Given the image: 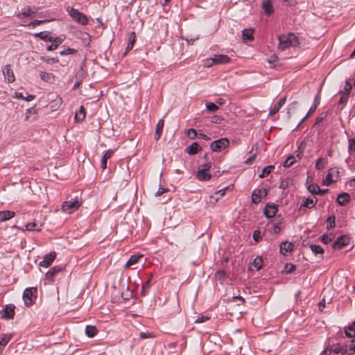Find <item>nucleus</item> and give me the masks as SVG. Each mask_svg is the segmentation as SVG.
Wrapping results in <instances>:
<instances>
[{
	"label": "nucleus",
	"mask_w": 355,
	"mask_h": 355,
	"mask_svg": "<svg viewBox=\"0 0 355 355\" xmlns=\"http://www.w3.org/2000/svg\"><path fill=\"white\" fill-rule=\"evenodd\" d=\"M261 238H262V234H261V231L255 230L253 232V239L256 242H259L261 239Z\"/></svg>",
	"instance_id": "52"
},
{
	"label": "nucleus",
	"mask_w": 355,
	"mask_h": 355,
	"mask_svg": "<svg viewBox=\"0 0 355 355\" xmlns=\"http://www.w3.org/2000/svg\"><path fill=\"white\" fill-rule=\"evenodd\" d=\"M266 193L265 191L261 190L254 191L252 194V201L254 204H257L259 202H261V195L263 193Z\"/></svg>",
	"instance_id": "30"
},
{
	"label": "nucleus",
	"mask_w": 355,
	"mask_h": 355,
	"mask_svg": "<svg viewBox=\"0 0 355 355\" xmlns=\"http://www.w3.org/2000/svg\"><path fill=\"white\" fill-rule=\"evenodd\" d=\"M345 333L347 337L352 338L355 336V328L352 325H349L345 329Z\"/></svg>",
	"instance_id": "37"
},
{
	"label": "nucleus",
	"mask_w": 355,
	"mask_h": 355,
	"mask_svg": "<svg viewBox=\"0 0 355 355\" xmlns=\"http://www.w3.org/2000/svg\"><path fill=\"white\" fill-rule=\"evenodd\" d=\"M207 109L209 112H216L219 109V107L214 103H208L206 105Z\"/></svg>",
	"instance_id": "48"
},
{
	"label": "nucleus",
	"mask_w": 355,
	"mask_h": 355,
	"mask_svg": "<svg viewBox=\"0 0 355 355\" xmlns=\"http://www.w3.org/2000/svg\"><path fill=\"white\" fill-rule=\"evenodd\" d=\"M15 306L13 304H8L3 309L2 318L6 319H12L15 315Z\"/></svg>",
	"instance_id": "14"
},
{
	"label": "nucleus",
	"mask_w": 355,
	"mask_h": 355,
	"mask_svg": "<svg viewBox=\"0 0 355 355\" xmlns=\"http://www.w3.org/2000/svg\"><path fill=\"white\" fill-rule=\"evenodd\" d=\"M140 337L141 338L146 339V338H153L154 335L153 334L149 333V332H141L140 334Z\"/></svg>",
	"instance_id": "62"
},
{
	"label": "nucleus",
	"mask_w": 355,
	"mask_h": 355,
	"mask_svg": "<svg viewBox=\"0 0 355 355\" xmlns=\"http://www.w3.org/2000/svg\"><path fill=\"white\" fill-rule=\"evenodd\" d=\"M36 114V110L34 107L28 108L26 112L25 121H29L31 116L32 114Z\"/></svg>",
	"instance_id": "47"
},
{
	"label": "nucleus",
	"mask_w": 355,
	"mask_h": 355,
	"mask_svg": "<svg viewBox=\"0 0 355 355\" xmlns=\"http://www.w3.org/2000/svg\"><path fill=\"white\" fill-rule=\"evenodd\" d=\"M273 168H274V166H271V165L266 166L265 168H263L261 173L259 175V178H263L266 177L271 173V171H272Z\"/></svg>",
	"instance_id": "36"
},
{
	"label": "nucleus",
	"mask_w": 355,
	"mask_h": 355,
	"mask_svg": "<svg viewBox=\"0 0 355 355\" xmlns=\"http://www.w3.org/2000/svg\"><path fill=\"white\" fill-rule=\"evenodd\" d=\"M10 335H3L0 338V345L6 346L10 340Z\"/></svg>",
	"instance_id": "45"
},
{
	"label": "nucleus",
	"mask_w": 355,
	"mask_h": 355,
	"mask_svg": "<svg viewBox=\"0 0 355 355\" xmlns=\"http://www.w3.org/2000/svg\"><path fill=\"white\" fill-rule=\"evenodd\" d=\"M226 189H227V188H223V189H220L219 191L215 192L213 195H211L209 197V202L213 203V204L216 203L220 197L224 196Z\"/></svg>",
	"instance_id": "20"
},
{
	"label": "nucleus",
	"mask_w": 355,
	"mask_h": 355,
	"mask_svg": "<svg viewBox=\"0 0 355 355\" xmlns=\"http://www.w3.org/2000/svg\"><path fill=\"white\" fill-rule=\"evenodd\" d=\"M15 216V213L12 211H0V222H3L12 218Z\"/></svg>",
	"instance_id": "22"
},
{
	"label": "nucleus",
	"mask_w": 355,
	"mask_h": 355,
	"mask_svg": "<svg viewBox=\"0 0 355 355\" xmlns=\"http://www.w3.org/2000/svg\"><path fill=\"white\" fill-rule=\"evenodd\" d=\"M33 36L35 37L40 38L41 40H42L44 41H49V42L51 41L52 37H53L52 36L46 33L45 32H40V33H35L33 35Z\"/></svg>",
	"instance_id": "32"
},
{
	"label": "nucleus",
	"mask_w": 355,
	"mask_h": 355,
	"mask_svg": "<svg viewBox=\"0 0 355 355\" xmlns=\"http://www.w3.org/2000/svg\"><path fill=\"white\" fill-rule=\"evenodd\" d=\"M278 40V49L281 51H284L286 49H288L291 46H296L297 44H299L297 37L291 33L279 35Z\"/></svg>",
	"instance_id": "1"
},
{
	"label": "nucleus",
	"mask_w": 355,
	"mask_h": 355,
	"mask_svg": "<svg viewBox=\"0 0 355 355\" xmlns=\"http://www.w3.org/2000/svg\"><path fill=\"white\" fill-rule=\"evenodd\" d=\"M349 242V238L346 235H343L337 238L333 243V248L338 250L347 245Z\"/></svg>",
	"instance_id": "8"
},
{
	"label": "nucleus",
	"mask_w": 355,
	"mask_h": 355,
	"mask_svg": "<svg viewBox=\"0 0 355 355\" xmlns=\"http://www.w3.org/2000/svg\"><path fill=\"white\" fill-rule=\"evenodd\" d=\"M268 63L271 65L272 67H275L277 66L278 62V57L276 55H272L268 60Z\"/></svg>",
	"instance_id": "42"
},
{
	"label": "nucleus",
	"mask_w": 355,
	"mask_h": 355,
	"mask_svg": "<svg viewBox=\"0 0 355 355\" xmlns=\"http://www.w3.org/2000/svg\"><path fill=\"white\" fill-rule=\"evenodd\" d=\"M211 167V163H206L201 165L197 172V178L201 181H207L211 178L209 169Z\"/></svg>",
	"instance_id": "5"
},
{
	"label": "nucleus",
	"mask_w": 355,
	"mask_h": 355,
	"mask_svg": "<svg viewBox=\"0 0 355 355\" xmlns=\"http://www.w3.org/2000/svg\"><path fill=\"white\" fill-rule=\"evenodd\" d=\"M293 245L291 243L288 242H283L280 245V250L282 253L285 254L286 252H289L293 251Z\"/></svg>",
	"instance_id": "29"
},
{
	"label": "nucleus",
	"mask_w": 355,
	"mask_h": 355,
	"mask_svg": "<svg viewBox=\"0 0 355 355\" xmlns=\"http://www.w3.org/2000/svg\"><path fill=\"white\" fill-rule=\"evenodd\" d=\"M37 289L36 287L26 288L23 293V300L26 306H31L37 299Z\"/></svg>",
	"instance_id": "3"
},
{
	"label": "nucleus",
	"mask_w": 355,
	"mask_h": 355,
	"mask_svg": "<svg viewBox=\"0 0 355 355\" xmlns=\"http://www.w3.org/2000/svg\"><path fill=\"white\" fill-rule=\"evenodd\" d=\"M114 151L112 150H107L105 151L101 161V166L102 169L105 170L107 168V159L114 155Z\"/></svg>",
	"instance_id": "19"
},
{
	"label": "nucleus",
	"mask_w": 355,
	"mask_h": 355,
	"mask_svg": "<svg viewBox=\"0 0 355 355\" xmlns=\"http://www.w3.org/2000/svg\"><path fill=\"white\" fill-rule=\"evenodd\" d=\"M350 196L347 193H340L336 198V202L340 205H345L349 202Z\"/></svg>",
	"instance_id": "24"
},
{
	"label": "nucleus",
	"mask_w": 355,
	"mask_h": 355,
	"mask_svg": "<svg viewBox=\"0 0 355 355\" xmlns=\"http://www.w3.org/2000/svg\"><path fill=\"white\" fill-rule=\"evenodd\" d=\"M349 151L355 150V139H350L349 140Z\"/></svg>",
	"instance_id": "61"
},
{
	"label": "nucleus",
	"mask_w": 355,
	"mask_h": 355,
	"mask_svg": "<svg viewBox=\"0 0 355 355\" xmlns=\"http://www.w3.org/2000/svg\"><path fill=\"white\" fill-rule=\"evenodd\" d=\"M310 248L315 254H322L324 253L323 248L319 245L312 244L310 245Z\"/></svg>",
	"instance_id": "35"
},
{
	"label": "nucleus",
	"mask_w": 355,
	"mask_h": 355,
	"mask_svg": "<svg viewBox=\"0 0 355 355\" xmlns=\"http://www.w3.org/2000/svg\"><path fill=\"white\" fill-rule=\"evenodd\" d=\"M213 59L215 64H222L228 63L230 61V58L226 55H214Z\"/></svg>",
	"instance_id": "18"
},
{
	"label": "nucleus",
	"mask_w": 355,
	"mask_h": 355,
	"mask_svg": "<svg viewBox=\"0 0 355 355\" xmlns=\"http://www.w3.org/2000/svg\"><path fill=\"white\" fill-rule=\"evenodd\" d=\"M40 75L41 79L43 80H45V81H49L52 76V74L45 72V71H41Z\"/></svg>",
	"instance_id": "50"
},
{
	"label": "nucleus",
	"mask_w": 355,
	"mask_h": 355,
	"mask_svg": "<svg viewBox=\"0 0 355 355\" xmlns=\"http://www.w3.org/2000/svg\"><path fill=\"white\" fill-rule=\"evenodd\" d=\"M332 240V236L331 235H323L321 238V241L324 243H328Z\"/></svg>",
	"instance_id": "60"
},
{
	"label": "nucleus",
	"mask_w": 355,
	"mask_h": 355,
	"mask_svg": "<svg viewBox=\"0 0 355 355\" xmlns=\"http://www.w3.org/2000/svg\"><path fill=\"white\" fill-rule=\"evenodd\" d=\"M98 329L96 326L94 325H87L85 327V334L89 338L94 337L97 333Z\"/></svg>",
	"instance_id": "27"
},
{
	"label": "nucleus",
	"mask_w": 355,
	"mask_h": 355,
	"mask_svg": "<svg viewBox=\"0 0 355 355\" xmlns=\"http://www.w3.org/2000/svg\"><path fill=\"white\" fill-rule=\"evenodd\" d=\"M187 135L191 139H194L197 137V132L193 128H190L187 132Z\"/></svg>",
	"instance_id": "49"
},
{
	"label": "nucleus",
	"mask_w": 355,
	"mask_h": 355,
	"mask_svg": "<svg viewBox=\"0 0 355 355\" xmlns=\"http://www.w3.org/2000/svg\"><path fill=\"white\" fill-rule=\"evenodd\" d=\"M285 103L286 97L282 98L278 102V103L270 109L269 115L272 116L277 113L280 108L285 104Z\"/></svg>",
	"instance_id": "26"
},
{
	"label": "nucleus",
	"mask_w": 355,
	"mask_h": 355,
	"mask_svg": "<svg viewBox=\"0 0 355 355\" xmlns=\"http://www.w3.org/2000/svg\"><path fill=\"white\" fill-rule=\"evenodd\" d=\"M295 270V266L293 264H286L285 270L286 273H291Z\"/></svg>",
	"instance_id": "59"
},
{
	"label": "nucleus",
	"mask_w": 355,
	"mask_h": 355,
	"mask_svg": "<svg viewBox=\"0 0 355 355\" xmlns=\"http://www.w3.org/2000/svg\"><path fill=\"white\" fill-rule=\"evenodd\" d=\"M297 162L296 157L294 155H290L287 157V159L284 162V166L286 168H288L291 166L294 163Z\"/></svg>",
	"instance_id": "33"
},
{
	"label": "nucleus",
	"mask_w": 355,
	"mask_h": 355,
	"mask_svg": "<svg viewBox=\"0 0 355 355\" xmlns=\"http://www.w3.org/2000/svg\"><path fill=\"white\" fill-rule=\"evenodd\" d=\"M37 10H33L30 7H27L24 8L20 13L17 14V17L19 19H21L23 17H27L32 16L34 15Z\"/></svg>",
	"instance_id": "28"
},
{
	"label": "nucleus",
	"mask_w": 355,
	"mask_h": 355,
	"mask_svg": "<svg viewBox=\"0 0 355 355\" xmlns=\"http://www.w3.org/2000/svg\"><path fill=\"white\" fill-rule=\"evenodd\" d=\"M262 8L268 16L272 14L274 12V7L272 0H263Z\"/></svg>",
	"instance_id": "15"
},
{
	"label": "nucleus",
	"mask_w": 355,
	"mask_h": 355,
	"mask_svg": "<svg viewBox=\"0 0 355 355\" xmlns=\"http://www.w3.org/2000/svg\"><path fill=\"white\" fill-rule=\"evenodd\" d=\"M347 100H348V96L345 95L344 94H341V96L340 98L338 103L339 104L345 103H347Z\"/></svg>",
	"instance_id": "63"
},
{
	"label": "nucleus",
	"mask_w": 355,
	"mask_h": 355,
	"mask_svg": "<svg viewBox=\"0 0 355 355\" xmlns=\"http://www.w3.org/2000/svg\"><path fill=\"white\" fill-rule=\"evenodd\" d=\"M43 224L35 221L27 223L26 228L28 231H40Z\"/></svg>",
	"instance_id": "21"
},
{
	"label": "nucleus",
	"mask_w": 355,
	"mask_h": 355,
	"mask_svg": "<svg viewBox=\"0 0 355 355\" xmlns=\"http://www.w3.org/2000/svg\"><path fill=\"white\" fill-rule=\"evenodd\" d=\"M334 352L335 353H345L348 352L347 346H341L338 344L333 345L330 348H327L324 350L323 353L327 354V352Z\"/></svg>",
	"instance_id": "12"
},
{
	"label": "nucleus",
	"mask_w": 355,
	"mask_h": 355,
	"mask_svg": "<svg viewBox=\"0 0 355 355\" xmlns=\"http://www.w3.org/2000/svg\"><path fill=\"white\" fill-rule=\"evenodd\" d=\"M150 282H151V279H149L148 281H147L145 284L143 285L142 286V291H141V293L142 295H146V292L147 291V290L150 287Z\"/></svg>",
	"instance_id": "57"
},
{
	"label": "nucleus",
	"mask_w": 355,
	"mask_h": 355,
	"mask_svg": "<svg viewBox=\"0 0 355 355\" xmlns=\"http://www.w3.org/2000/svg\"><path fill=\"white\" fill-rule=\"evenodd\" d=\"M229 145V139L226 137H223L211 142L210 148L214 152H220L226 148Z\"/></svg>",
	"instance_id": "6"
},
{
	"label": "nucleus",
	"mask_w": 355,
	"mask_h": 355,
	"mask_svg": "<svg viewBox=\"0 0 355 355\" xmlns=\"http://www.w3.org/2000/svg\"><path fill=\"white\" fill-rule=\"evenodd\" d=\"M163 126H164V120L163 119H160L157 123V140L159 139V137L161 135V133L162 132Z\"/></svg>",
	"instance_id": "41"
},
{
	"label": "nucleus",
	"mask_w": 355,
	"mask_h": 355,
	"mask_svg": "<svg viewBox=\"0 0 355 355\" xmlns=\"http://www.w3.org/2000/svg\"><path fill=\"white\" fill-rule=\"evenodd\" d=\"M327 162L325 158H323V157L319 158L316 162L315 168L318 171H321V170L324 169Z\"/></svg>",
	"instance_id": "34"
},
{
	"label": "nucleus",
	"mask_w": 355,
	"mask_h": 355,
	"mask_svg": "<svg viewBox=\"0 0 355 355\" xmlns=\"http://www.w3.org/2000/svg\"><path fill=\"white\" fill-rule=\"evenodd\" d=\"M214 64H215V63H214L213 57L205 59L203 60V66L205 67H207V68L208 67H212Z\"/></svg>",
	"instance_id": "46"
},
{
	"label": "nucleus",
	"mask_w": 355,
	"mask_h": 355,
	"mask_svg": "<svg viewBox=\"0 0 355 355\" xmlns=\"http://www.w3.org/2000/svg\"><path fill=\"white\" fill-rule=\"evenodd\" d=\"M82 205V201L78 198H71L62 204V211L67 214L75 212Z\"/></svg>",
	"instance_id": "2"
},
{
	"label": "nucleus",
	"mask_w": 355,
	"mask_h": 355,
	"mask_svg": "<svg viewBox=\"0 0 355 355\" xmlns=\"http://www.w3.org/2000/svg\"><path fill=\"white\" fill-rule=\"evenodd\" d=\"M317 107V105H313L312 107H310L307 114L301 120L300 123H302L310 114H313Z\"/></svg>",
	"instance_id": "58"
},
{
	"label": "nucleus",
	"mask_w": 355,
	"mask_h": 355,
	"mask_svg": "<svg viewBox=\"0 0 355 355\" xmlns=\"http://www.w3.org/2000/svg\"><path fill=\"white\" fill-rule=\"evenodd\" d=\"M61 271V268H51L46 273V277L49 278V279H53L54 276L59 272Z\"/></svg>",
	"instance_id": "38"
},
{
	"label": "nucleus",
	"mask_w": 355,
	"mask_h": 355,
	"mask_svg": "<svg viewBox=\"0 0 355 355\" xmlns=\"http://www.w3.org/2000/svg\"><path fill=\"white\" fill-rule=\"evenodd\" d=\"M46 21H47V20H35L33 21H31L28 26H32V27H35L37 26H40L42 24H44Z\"/></svg>",
	"instance_id": "56"
},
{
	"label": "nucleus",
	"mask_w": 355,
	"mask_h": 355,
	"mask_svg": "<svg viewBox=\"0 0 355 355\" xmlns=\"http://www.w3.org/2000/svg\"><path fill=\"white\" fill-rule=\"evenodd\" d=\"M65 39L64 36L60 35L56 37H52V40L51 41L52 44L46 47V50L49 51H52L55 50L58 46L62 44Z\"/></svg>",
	"instance_id": "10"
},
{
	"label": "nucleus",
	"mask_w": 355,
	"mask_h": 355,
	"mask_svg": "<svg viewBox=\"0 0 355 355\" xmlns=\"http://www.w3.org/2000/svg\"><path fill=\"white\" fill-rule=\"evenodd\" d=\"M254 30L252 28L244 29L242 31L243 40L244 42L253 40Z\"/></svg>",
	"instance_id": "25"
},
{
	"label": "nucleus",
	"mask_w": 355,
	"mask_h": 355,
	"mask_svg": "<svg viewBox=\"0 0 355 355\" xmlns=\"http://www.w3.org/2000/svg\"><path fill=\"white\" fill-rule=\"evenodd\" d=\"M327 229L329 230L334 227L335 225V217L334 216H329L327 218Z\"/></svg>",
	"instance_id": "51"
},
{
	"label": "nucleus",
	"mask_w": 355,
	"mask_h": 355,
	"mask_svg": "<svg viewBox=\"0 0 355 355\" xmlns=\"http://www.w3.org/2000/svg\"><path fill=\"white\" fill-rule=\"evenodd\" d=\"M278 211V208L275 205H266L264 210L266 217L270 218L275 216Z\"/></svg>",
	"instance_id": "13"
},
{
	"label": "nucleus",
	"mask_w": 355,
	"mask_h": 355,
	"mask_svg": "<svg viewBox=\"0 0 355 355\" xmlns=\"http://www.w3.org/2000/svg\"><path fill=\"white\" fill-rule=\"evenodd\" d=\"M40 60L44 62L51 64L57 63L59 62V60L57 58H49L46 56H41Z\"/></svg>",
	"instance_id": "39"
},
{
	"label": "nucleus",
	"mask_w": 355,
	"mask_h": 355,
	"mask_svg": "<svg viewBox=\"0 0 355 355\" xmlns=\"http://www.w3.org/2000/svg\"><path fill=\"white\" fill-rule=\"evenodd\" d=\"M201 150V147L197 142L192 143L187 148L186 152L189 155H195Z\"/></svg>",
	"instance_id": "23"
},
{
	"label": "nucleus",
	"mask_w": 355,
	"mask_h": 355,
	"mask_svg": "<svg viewBox=\"0 0 355 355\" xmlns=\"http://www.w3.org/2000/svg\"><path fill=\"white\" fill-rule=\"evenodd\" d=\"M351 89H352V85H351L350 83L348 81H346L345 85L343 87V90L342 92H340V94H344L345 95L348 96Z\"/></svg>",
	"instance_id": "43"
},
{
	"label": "nucleus",
	"mask_w": 355,
	"mask_h": 355,
	"mask_svg": "<svg viewBox=\"0 0 355 355\" xmlns=\"http://www.w3.org/2000/svg\"><path fill=\"white\" fill-rule=\"evenodd\" d=\"M86 114L83 106H80L78 112L75 114V120L77 121H83L85 118Z\"/></svg>",
	"instance_id": "31"
},
{
	"label": "nucleus",
	"mask_w": 355,
	"mask_h": 355,
	"mask_svg": "<svg viewBox=\"0 0 355 355\" xmlns=\"http://www.w3.org/2000/svg\"><path fill=\"white\" fill-rule=\"evenodd\" d=\"M308 190L311 193L319 194L320 193V189L317 184H311L308 187Z\"/></svg>",
	"instance_id": "40"
},
{
	"label": "nucleus",
	"mask_w": 355,
	"mask_h": 355,
	"mask_svg": "<svg viewBox=\"0 0 355 355\" xmlns=\"http://www.w3.org/2000/svg\"><path fill=\"white\" fill-rule=\"evenodd\" d=\"M263 263V260L261 257H256L253 261V265L257 270L261 269Z\"/></svg>",
	"instance_id": "44"
},
{
	"label": "nucleus",
	"mask_w": 355,
	"mask_h": 355,
	"mask_svg": "<svg viewBox=\"0 0 355 355\" xmlns=\"http://www.w3.org/2000/svg\"><path fill=\"white\" fill-rule=\"evenodd\" d=\"M225 276H226V272L224 270H219L215 275L216 279H217L218 280L223 279Z\"/></svg>",
	"instance_id": "55"
},
{
	"label": "nucleus",
	"mask_w": 355,
	"mask_h": 355,
	"mask_svg": "<svg viewBox=\"0 0 355 355\" xmlns=\"http://www.w3.org/2000/svg\"><path fill=\"white\" fill-rule=\"evenodd\" d=\"M55 257H56V254L55 252H51L49 254H46L44 257L43 260L40 262V263H39L40 266L44 267V268L49 267L53 263Z\"/></svg>",
	"instance_id": "9"
},
{
	"label": "nucleus",
	"mask_w": 355,
	"mask_h": 355,
	"mask_svg": "<svg viewBox=\"0 0 355 355\" xmlns=\"http://www.w3.org/2000/svg\"><path fill=\"white\" fill-rule=\"evenodd\" d=\"M347 349H348V352H346L347 354H352L355 353V346L347 347Z\"/></svg>",
	"instance_id": "64"
},
{
	"label": "nucleus",
	"mask_w": 355,
	"mask_h": 355,
	"mask_svg": "<svg viewBox=\"0 0 355 355\" xmlns=\"http://www.w3.org/2000/svg\"><path fill=\"white\" fill-rule=\"evenodd\" d=\"M334 173L338 174L339 172L336 168H331L329 171V173L326 175L325 178L323 180L322 184L326 186L330 185L332 182H334L333 180V175Z\"/></svg>",
	"instance_id": "17"
},
{
	"label": "nucleus",
	"mask_w": 355,
	"mask_h": 355,
	"mask_svg": "<svg viewBox=\"0 0 355 355\" xmlns=\"http://www.w3.org/2000/svg\"><path fill=\"white\" fill-rule=\"evenodd\" d=\"M144 260V255L141 254H135L130 256L128 261L126 262L124 268L125 269L128 268H134L133 266H135L137 263H140L141 265H144V263L143 261Z\"/></svg>",
	"instance_id": "7"
},
{
	"label": "nucleus",
	"mask_w": 355,
	"mask_h": 355,
	"mask_svg": "<svg viewBox=\"0 0 355 355\" xmlns=\"http://www.w3.org/2000/svg\"><path fill=\"white\" fill-rule=\"evenodd\" d=\"M3 73L8 83H13L15 81V77L10 64L5 66L3 69Z\"/></svg>",
	"instance_id": "11"
},
{
	"label": "nucleus",
	"mask_w": 355,
	"mask_h": 355,
	"mask_svg": "<svg viewBox=\"0 0 355 355\" xmlns=\"http://www.w3.org/2000/svg\"><path fill=\"white\" fill-rule=\"evenodd\" d=\"M136 41V34L135 32H130L128 37V44H132L134 46Z\"/></svg>",
	"instance_id": "53"
},
{
	"label": "nucleus",
	"mask_w": 355,
	"mask_h": 355,
	"mask_svg": "<svg viewBox=\"0 0 355 355\" xmlns=\"http://www.w3.org/2000/svg\"><path fill=\"white\" fill-rule=\"evenodd\" d=\"M76 52V50H74L73 49H71V48H67V49H64L63 51H61L60 52V54L61 55H70V54H73Z\"/></svg>",
	"instance_id": "54"
},
{
	"label": "nucleus",
	"mask_w": 355,
	"mask_h": 355,
	"mask_svg": "<svg viewBox=\"0 0 355 355\" xmlns=\"http://www.w3.org/2000/svg\"><path fill=\"white\" fill-rule=\"evenodd\" d=\"M317 203V198L315 197H309L304 199L300 206V209L304 207L311 209L315 207Z\"/></svg>",
	"instance_id": "16"
},
{
	"label": "nucleus",
	"mask_w": 355,
	"mask_h": 355,
	"mask_svg": "<svg viewBox=\"0 0 355 355\" xmlns=\"http://www.w3.org/2000/svg\"><path fill=\"white\" fill-rule=\"evenodd\" d=\"M69 15L77 23L81 25H87L88 24V19L87 16L80 12L78 10L73 8H67Z\"/></svg>",
	"instance_id": "4"
}]
</instances>
